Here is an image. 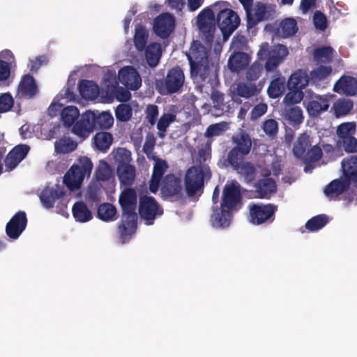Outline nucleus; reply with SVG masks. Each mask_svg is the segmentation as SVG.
Masks as SVG:
<instances>
[{
    "label": "nucleus",
    "mask_w": 357,
    "mask_h": 357,
    "mask_svg": "<svg viewBox=\"0 0 357 357\" xmlns=\"http://www.w3.org/2000/svg\"><path fill=\"white\" fill-rule=\"evenodd\" d=\"M186 55L190 76L199 84L200 91L211 96L215 107L223 105L224 94L216 90L219 84V59L211 56V50L197 40L192 43L190 52Z\"/></svg>",
    "instance_id": "f257e3e1"
},
{
    "label": "nucleus",
    "mask_w": 357,
    "mask_h": 357,
    "mask_svg": "<svg viewBox=\"0 0 357 357\" xmlns=\"http://www.w3.org/2000/svg\"><path fill=\"white\" fill-rule=\"evenodd\" d=\"M229 3L219 1L211 7L203 9L197 17V23L201 33V37L210 47L214 40L216 29L215 17L213 10L218 12L217 24L220 29L225 40L238 28L241 20L236 12L228 8Z\"/></svg>",
    "instance_id": "f03ea898"
},
{
    "label": "nucleus",
    "mask_w": 357,
    "mask_h": 357,
    "mask_svg": "<svg viewBox=\"0 0 357 357\" xmlns=\"http://www.w3.org/2000/svg\"><path fill=\"white\" fill-rule=\"evenodd\" d=\"M241 188L237 182L227 183L223 188L220 208L216 207L211 215V222L216 227H227L233 213L242 207Z\"/></svg>",
    "instance_id": "7ed1b4c3"
},
{
    "label": "nucleus",
    "mask_w": 357,
    "mask_h": 357,
    "mask_svg": "<svg viewBox=\"0 0 357 357\" xmlns=\"http://www.w3.org/2000/svg\"><path fill=\"white\" fill-rule=\"evenodd\" d=\"M289 54L285 45L278 44L269 46L268 43H264L257 52L259 60H266L264 66L258 61H255L247 70L246 79L250 82L257 80L262 74L264 68L267 72L274 71Z\"/></svg>",
    "instance_id": "20e7f679"
},
{
    "label": "nucleus",
    "mask_w": 357,
    "mask_h": 357,
    "mask_svg": "<svg viewBox=\"0 0 357 357\" xmlns=\"http://www.w3.org/2000/svg\"><path fill=\"white\" fill-rule=\"evenodd\" d=\"M212 173L206 164H197L190 167L185 172L184 185L186 194L191 197L202 193L205 180H209Z\"/></svg>",
    "instance_id": "39448f33"
},
{
    "label": "nucleus",
    "mask_w": 357,
    "mask_h": 357,
    "mask_svg": "<svg viewBox=\"0 0 357 357\" xmlns=\"http://www.w3.org/2000/svg\"><path fill=\"white\" fill-rule=\"evenodd\" d=\"M93 167L90 158L79 157L65 174L63 183L71 191L79 189L84 178L90 176Z\"/></svg>",
    "instance_id": "423d86ee"
},
{
    "label": "nucleus",
    "mask_w": 357,
    "mask_h": 357,
    "mask_svg": "<svg viewBox=\"0 0 357 357\" xmlns=\"http://www.w3.org/2000/svg\"><path fill=\"white\" fill-rule=\"evenodd\" d=\"M185 81L183 70L176 66L170 68L163 79L156 81L155 88L162 96H172L183 91Z\"/></svg>",
    "instance_id": "0eeeda50"
},
{
    "label": "nucleus",
    "mask_w": 357,
    "mask_h": 357,
    "mask_svg": "<svg viewBox=\"0 0 357 357\" xmlns=\"http://www.w3.org/2000/svg\"><path fill=\"white\" fill-rule=\"evenodd\" d=\"M118 162L116 172L121 183L125 186L133 184L135 178L136 169L129 162L131 160V153L126 149H119L115 155Z\"/></svg>",
    "instance_id": "6e6552de"
},
{
    "label": "nucleus",
    "mask_w": 357,
    "mask_h": 357,
    "mask_svg": "<svg viewBox=\"0 0 357 357\" xmlns=\"http://www.w3.org/2000/svg\"><path fill=\"white\" fill-rule=\"evenodd\" d=\"M249 221L255 225L272 222L275 220V214L278 206L273 204H252L249 205Z\"/></svg>",
    "instance_id": "1a4fd4ad"
},
{
    "label": "nucleus",
    "mask_w": 357,
    "mask_h": 357,
    "mask_svg": "<svg viewBox=\"0 0 357 357\" xmlns=\"http://www.w3.org/2000/svg\"><path fill=\"white\" fill-rule=\"evenodd\" d=\"M139 214L147 225H151L157 218L163 214V208L154 197L144 195L139 198Z\"/></svg>",
    "instance_id": "9d476101"
},
{
    "label": "nucleus",
    "mask_w": 357,
    "mask_h": 357,
    "mask_svg": "<svg viewBox=\"0 0 357 357\" xmlns=\"http://www.w3.org/2000/svg\"><path fill=\"white\" fill-rule=\"evenodd\" d=\"M160 193L165 199L179 198L182 195V181L174 174L165 176L160 182Z\"/></svg>",
    "instance_id": "9b49d317"
},
{
    "label": "nucleus",
    "mask_w": 357,
    "mask_h": 357,
    "mask_svg": "<svg viewBox=\"0 0 357 357\" xmlns=\"http://www.w3.org/2000/svg\"><path fill=\"white\" fill-rule=\"evenodd\" d=\"M119 203L122 211V215L137 216L136 213L137 196L136 190L127 188L119 195Z\"/></svg>",
    "instance_id": "f8f14e48"
},
{
    "label": "nucleus",
    "mask_w": 357,
    "mask_h": 357,
    "mask_svg": "<svg viewBox=\"0 0 357 357\" xmlns=\"http://www.w3.org/2000/svg\"><path fill=\"white\" fill-rule=\"evenodd\" d=\"M27 225L26 213L17 212L6 225V234L11 239H17L25 230Z\"/></svg>",
    "instance_id": "ddd939ff"
},
{
    "label": "nucleus",
    "mask_w": 357,
    "mask_h": 357,
    "mask_svg": "<svg viewBox=\"0 0 357 357\" xmlns=\"http://www.w3.org/2000/svg\"><path fill=\"white\" fill-rule=\"evenodd\" d=\"M175 27V19L168 13L158 15L153 22V31L161 38H168Z\"/></svg>",
    "instance_id": "4468645a"
},
{
    "label": "nucleus",
    "mask_w": 357,
    "mask_h": 357,
    "mask_svg": "<svg viewBox=\"0 0 357 357\" xmlns=\"http://www.w3.org/2000/svg\"><path fill=\"white\" fill-rule=\"evenodd\" d=\"M119 79L128 90L136 91L142 85L138 72L131 66H124L119 70Z\"/></svg>",
    "instance_id": "2eb2a0df"
},
{
    "label": "nucleus",
    "mask_w": 357,
    "mask_h": 357,
    "mask_svg": "<svg viewBox=\"0 0 357 357\" xmlns=\"http://www.w3.org/2000/svg\"><path fill=\"white\" fill-rule=\"evenodd\" d=\"M30 146L26 144H18L13 147L4 159L6 171L10 172L22 161L27 155Z\"/></svg>",
    "instance_id": "dca6fc26"
},
{
    "label": "nucleus",
    "mask_w": 357,
    "mask_h": 357,
    "mask_svg": "<svg viewBox=\"0 0 357 357\" xmlns=\"http://www.w3.org/2000/svg\"><path fill=\"white\" fill-rule=\"evenodd\" d=\"M38 92V86L33 77L29 74L23 75L17 87V97L31 99L37 95Z\"/></svg>",
    "instance_id": "f3484780"
},
{
    "label": "nucleus",
    "mask_w": 357,
    "mask_h": 357,
    "mask_svg": "<svg viewBox=\"0 0 357 357\" xmlns=\"http://www.w3.org/2000/svg\"><path fill=\"white\" fill-rule=\"evenodd\" d=\"M137 227V216L122 215V219L118 226V233L122 243L129 241L136 231Z\"/></svg>",
    "instance_id": "a211bd4d"
},
{
    "label": "nucleus",
    "mask_w": 357,
    "mask_h": 357,
    "mask_svg": "<svg viewBox=\"0 0 357 357\" xmlns=\"http://www.w3.org/2000/svg\"><path fill=\"white\" fill-rule=\"evenodd\" d=\"M65 195V192L59 185L54 187H45L40 195V199L46 208H52L56 200H59Z\"/></svg>",
    "instance_id": "6ab92c4d"
},
{
    "label": "nucleus",
    "mask_w": 357,
    "mask_h": 357,
    "mask_svg": "<svg viewBox=\"0 0 357 357\" xmlns=\"http://www.w3.org/2000/svg\"><path fill=\"white\" fill-rule=\"evenodd\" d=\"M333 91L346 96H355L357 94V79L351 76L343 75L334 84Z\"/></svg>",
    "instance_id": "aec40b11"
},
{
    "label": "nucleus",
    "mask_w": 357,
    "mask_h": 357,
    "mask_svg": "<svg viewBox=\"0 0 357 357\" xmlns=\"http://www.w3.org/2000/svg\"><path fill=\"white\" fill-rule=\"evenodd\" d=\"M93 116L89 114L88 111L85 112L79 121H77L73 128V132L79 137L84 139L94 130L92 120Z\"/></svg>",
    "instance_id": "412c9836"
},
{
    "label": "nucleus",
    "mask_w": 357,
    "mask_h": 357,
    "mask_svg": "<svg viewBox=\"0 0 357 357\" xmlns=\"http://www.w3.org/2000/svg\"><path fill=\"white\" fill-rule=\"evenodd\" d=\"M168 168V164L165 160L156 159L149 183V190L151 192L155 193L158 192L162 176Z\"/></svg>",
    "instance_id": "4be33fe9"
},
{
    "label": "nucleus",
    "mask_w": 357,
    "mask_h": 357,
    "mask_svg": "<svg viewBox=\"0 0 357 357\" xmlns=\"http://www.w3.org/2000/svg\"><path fill=\"white\" fill-rule=\"evenodd\" d=\"M256 197L260 199H268L276 192L277 185L274 179L264 178L257 181L255 185Z\"/></svg>",
    "instance_id": "5701e85b"
},
{
    "label": "nucleus",
    "mask_w": 357,
    "mask_h": 357,
    "mask_svg": "<svg viewBox=\"0 0 357 357\" xmlns=\"http://www.w3.org/2000/svg\"><path fill=\"white\" fill-rule=\"evenodd\" d=\"M89 114L93 116L92 124L94 130H108L114 124V118L109 112H93L88 110Z\"/></svg>",
    "instance_id": "b1692460"
},
{
    "label": "nucleus",
    "mask_w": 357,
    "mask_h": 357,
    "mask_svg": "<svg viewBox=\"0 0 357 357\" xmlns=\"http://www.w3.org/2000/svg\"><path fill=\"white\" fill-rule=\"evenodd\" d=\"M344 178L350 183L357 182V155L344 158L341 162Z\"/></svg>",
    "instance_id": "393cba45"
},
{
    "label": "nucleus",
    "mask_w": 357,
    "mask_h": 357,
    "mask_svg": "<svg viewBox=\"0 0 357 357\" xmlns=\"http://www.w3.org/2000/svg\"><path fill=\"white\" fill-rule=\"evenodd\" d=\"M350 184L344 178L343 179H335L325 187L324 193L329 199H335L347 190Z\"/></svg>",
    "instance_id": "a878e982"
},
{
    "label": "nucleus",
    "mask_w": 357,
    "mask_h": 357,
    "mask_svg": "<svg viewBox=\"0 0 357 357\" xmlns=\"http://www.w3.org/2000/svg\"><path fill=\"white\" fill-rule=\"evenodd\" d=\"M78 89L81 96L86 100H95L100 93L98 85L91 80L82 79Z\"/></svg>",
    "instance_id": "bb28decb"
},
{
    "label": "nucleus",
    "mask_w": 357,
    "mask_h": 357,
    "mask_svg": "<svg viewBox=\"0 0 357 357\" xmlns=\"http://www.w3.org/2000/svg\"><path fill=\"white\" fill-rule=\"evenodd\" d=\"M329 107V99L326 96H317L310 100L307 106V110L312 116H318Z\"/></svg>",
    "instance_id": "cd10ccee"
},
{
    "label": "nucleus",
    "mask_w": 357,
    "mask_h": 357,
    "mask_svg": "<svg viewBox=\"0 0 357 357\" xmlns=\"http://www.w3.org/2000/svg\"><path fill=\"white\" fill-rule=\"evenodd\" d=\"M250 59L247 53L242 52H234L229 59L228 67L232 72L238 73L248 66Z\"/></svg>",
    "instance_id": "c85d7f7f"
},
{
    "label": "nucleus",
    "mask_w": 357,
    "mask_h": 357,
    "mask_svg": "<svg viewBox=\"0 0 357 357\" xmlns=\"http://www.w3.org/2000/svg\"><path fill=\"white\" fill-rule=\"evenodd\" d=\"M232 142L235 146L232 149L241 152L242 154L248 155L252 148V139L250 136L245 132H241L233 136Z\"/></svg>",
    "instance_id": "c756f323"
},
{
    "label": "nucleus",
    "mask_w": 357,
    "mask_h": 357,
    "mask_svg": "<svg viewBox=\"0 0 357 357\" xmlns=\"http://www.w3.org/2000/svg\"><path fill=\"white\" fill-rule=\"evenodd\" d=\"M310 82L307 74L301 70L294 73L287 82V87L289 90H303Z\"/></svg>",
    "instance_id": "7c9ffc66"
},
{
    "label": "nucleus",
    "mask_w": 357,
    "mask_h": 357,
    "mask_svg": "<svg viewBox=\"0 0 357 357\" xmlns=\"http://www.w3.org/2000/svg\"><path fill=\"white\" fill-rule=\"evenodd\" d=\"M95 148L102 152L106 153L110 148L114 138L113 135L108 132H98L93 137Z\"/></svg>",
    "instance_id": "2f4dec72"
},
{
    "label": "nucleus",
    "mask_w": 357,
    "mask_h": 357,
    "mask_svg": "<svg viewBox=\"0 0 357 357\" xmlns=\"http://www.w3.org/2000/svg\"><path fill=\"white\" fill-rule=\"evenodd\" d=\"M310 146V137L307 133L303 132L298 135L294 144L292 151L296 158L302 159Z\"/></svg>",
    "instance_id": "473e14b6"
},
{
    "label": "nucleus",
    "mask_w": 357,
    "mask_h": 357,
    "mask_svg": "<svg viewBox=\"0 0 357 357\" xmlns=\"http://www.w3.org/2000/svg\"><path fill=\"white\" fill-rule=\"evenodd\" d=\"M72 213L76 221L79 222H86L91 220L93 218L91 211L88 208L84 202H75L72 208Z\"/></svg>",
    "instance_id": "72a5a7b5"
},
{
    "label": "nucleus",
    "mask_w": 357,
    "mask_h": 357,
    "mask_svg": "<svg viewBox=\"0 0 357 357\" xmlns=\"http://www.w3.org/2000/svg\"><path fill=\"white\" fill-rule=\"evenodd\" d=\"M282 116L284 119L294 127L299 126L303 121V111L298 106H291L285 109Z\"/></svg>",
    "instance_id": "f704fd0d"
},
{
    "label": "nucleus",
    "mask_w": 357,
    "mask_h": 357,
    "mask_svg": "<svg viewBox=\"0 0 357 357\" xmlns=\"http://www.w3.org/2000/svg\"><path fill=\"white\" fill-rule=\"evenodd\" d=\"M145 50V57L148 65L151 67H155L161 55V45L158 43L149 44Z\"/></svg>",
    "instance_id": "c9c22d12"
},
{
    "label": "nucleus",
    "mask_w": 357,
    "mask_h": 357,
    "mask_svg": "<svg viewBox=\"0 0 357 357\" xmlns=\"http://www.w3.org/2000/svg\"><path fill=\"white\" fill-rule=\"evenodd\" d=\"M287 86V82L284 77L280 76L273 79L268 89L267 93L271 98H277L282 96Z\"/></svg>",
    "instance_id": "e433bc0d"
},
{
    "label": "nucleus",
    "mask_w": 357,
    "mask_h": 357,
    "mask_svg": "<svg viewBox=\"0 0 357 357\" xmlns=\"http://www.w3.org/2000/svg\"><path fill=\"white\" fill-rule=\"evenodd\" d=\"M247 155L242 154L241 152L236 151L235 149H231L227 153V158L222 161V167L227 168L231 167L232 169L238 168L239 165L245 162V158Z\"/></svg>",
    "instance_id": "4c0bfd02"
},
{
    "label": "nucleus",
    "mask_w": 357,
    "mask_h": 357,
    "mask_svg": "<svg viewBox=\"0 0 357 357\" xmlns=\"http://www.w3.org/2000/svg\"><path fill=\"white\" fill-rule=\"evenodd\" d=\"M233 170L243 177L246 183H250L255 179L257 169L251 162L245 161L239 165L238 168H235Z\"/></svg>",
    "instance_id": "58836bf2"
},
{
    "label": "nucleus",
    "mask_w": 357,
    "mask_h": 357,
    "mask_svg": "<svg viewBox=\"0 0 357 357\" xmlns=\"http://www.w3.org/2000/svg\"><path fill=\"white\" fill-rule=\"evenodd\" d=\"M77 142L69 137H62L54 144L56 152L61 154L71 153L77 149Z\"/></svg>",
    "instance_id": "ea45409f"
},
{
    "label": "nucleus",
    "mask_w": 357,
    "mask_h": 357,
    "mask_svg": "<svg viewBox=\"0 0 357 357\" xmlns=\"http://www.w3.org/2000/svg\"><path fill=\"white\" fill-rule=\"evenodd\" d=\"M102 194V187L100 184L91 183L86 190L85 199L91 205L100 202Z\"/></svg>",
    "instance_id": "a19ab883"
},
{
    "label": "nucleus",
    "mask_w": 357,
    "mask_h": 357,
    "mask_svg": "<svg viewBox=\"0 0 357 357\" xmlns=\"http://www.w3.org/2000/svg\"><path fill=\"white\" fill-rule=\"evenodd\" d=\"M98 217L103 221H112L116 219V208L109 203L100 204L97 211Z\"/></svg>",
    "instance_id": "79ce46f5"
},
{
    "label": "nucleus",
    "mask_w": 357,
    "mask_h": 357,
    "mask_svg": "<svg viewBox=\"0 0 357 357\" xmlns=\"http://www.w3.org/2000/svg\"><path fill=\"white\" fill-rule=\"evenodd\" d=\"M298 29L297 22L294 18H285L280 23L279 32L284 38L294 35Z\"/></svg>",
    "instance_id": "37998d69"
},
{
    "label": "nucleus",
    "mask_w": 357,
    "mask_h": 357,
    "mask_svg": "<svg viewBox=\"0 0 357 357\" xmlns=\"http://www.w3.org/2000/svg\"><path fill=\"white\" fill-rule=\"evenodd\" d=\"M79 115V110L75 106H67L63 109L61 116L63 125L70 127L74 124Z\"/></svg>",
    "instance_id": "c03bdc74"
},
{
    "label": "nucleus",
    "mask_w": 357,
    "mask_h": 357,
    "mask_svg": "<svg viewBox=\"0 0 357 357\" xmlns=\"http://www.w3.org/2000/svg\"><path fill=\"white\" fill-rule=\"evenodd\" d=\"M332 73L331 66H319L310 73V82L312 84H319L324 80Z\"/></svg>",
    "instance_id": "a18cd8bd"
},
{
    "label": "nucleus",
    "mask_w": 357,
    "mask_h": 357,
    "mask_svg": "<svg viewBox=\"0 0 357 357\" xmlns=\"http://www.w3.org/2000/svg\"><path fill=\"white\" fill-rule=\"evenodd\" d=\"M176 120V115L172 113H164L158 119L157 128L158 135L160 138H164L165 132L169 125Z\"/></svg>",
    "instance_id": "49530a36"
},
{
    "label": "nucleus",
    "mask_w": 357,
    "mask_h": 357,
    "mask_svg": "<svg viewBox=\"0 0 357 357\" xmlns=\"http://www.w3.org/2000/svg\"><path fill=\"white\" fill-rule=\"evenodd\" d=\"M328 222V218L325 214L315 215L305 223V228L310 231H317L322 229Z\"/></svg>",
    "instance_id": "de8ad7c7"
},
{
    "label": "nucleus",
    "mask_w": 357,
    "mask_h": 357,
    "mask_svg": "<svg viewBox=\"0 0 357 357\" xmlns=\"http://www.w3.org/2000/svg\"><path fill=\"white\" fill-rule=\"evenodd\" d=\"M333 49L331 46H322L314 50L313 57L317 63L331 61Z\"/></svg>",
    "instance_id": "09e8293b"
},
{
    "label": "nucleus",
    "mask_w": 357,
    "mask_h": 357,
    "mask_svg": "<svg viewBox=\"0 0 357 357\" xmlns=\"http://www.w3.org/2000/svg\"><path fill=\"white\" fill-rule=\"evenodd\" d=\"M149 33L144 26H139L135 29L133 38L134 44L138 51H143L147 43Z\"/></svg>",
    "instance_id": "8fccbe9b"
},
{
    "label": "nucleus",
    "mask_w": 357,
    "mask_h": 357,
    "mask_svg": "<svg viewBox=\"0 0 357 357\" xmlns=\"http://www.w3.org/2000/svg\"><path fill=\"white\" fill-rule=\"evenodd\" d=\"M257 91L255 84L239 82L236 86V93L238 96L248 98L255 95Z\"/></svg>",
    "instance_id": "3c124183"
},
{
    "label": "nucleus",
    "mask_w": 357,
    "mask_h": 357,
    "mask_svg": "<svg viewBox=\"0 0 357 357\" xmlns=\"http://www.w3.org/2000/svg\"><path fill=\"white\" fill-rule=\"evenodd\" d=\"M115 116L117 121L127 122L132 118V109L128 104H120L115 109Z\"/></svg>",
    "instance_id": "603ef678"
},
{
    "label": "nucleus",
    "mask_w": 357,
    "mask_h": 357,
    "mask_svg": "<svg viewBox=\"0 0 357 357\" xmlns=\"http://www.w3.org/2000/svg\"><path fill=\"white\" fill-rule=\"evenodd\" d=\"M246 13L247 29H250L263 20L264 11H256L252 13V7L244 8Z\"/></svg>",
    "instance_id": "864d4df0"
},
{
    "label": "nucleus",
    "mask_w": 357,
    "mask_h": 357,
    "mask_svg": "<svg viewBox=\"0 0 357 357\" xmlns=\"http://www.w3.org/2000/svg\"><path fill=\"white\" fill-rule=\"evenodd\" d=\"M323 153L321 149L319 146H313L308 149L302 160L304 163L315 162L319 161L322 157Z\"/></svg>",
    "instance_id": "5fc2aeb1"
},
{
    "label": "nucleus",
    "mask_w": 357,
    "mask_h": 357,
    "mask_svg": "<svg viewBox=\"0 0 357 357\" xmlns=\"http://www.w3.org/2000/svg\"><path fill=\"white\" fill-rule=\"evenodd\" d=\"M356 130V124L352 122L341 123L337 129V134L342 140L353 136Z\"/></svg>",
    "instance_id": "6e6d98bb"
},
{
    "label": "nucleus",
    "mask_w": 357,
    "mask_h": 357,
    "mask_svg": "<svg viewBox=\"0 0 357 357\" xmlns=\"http://www.w3.org/2000/svg\"><path fill=\"white\" fill-rule=\"evenodd\" d=\"M335 114L337 116L347 115L353 108V103L349 100H340L333 105Z\"/></svg>",
    "instance_id": "4d7b16f0"
},
{
    "label": "nucleus",
    "mask_w": 357,
    "mask_h": 357,
    "mask_svg": "<svg viewBox=\"0 0 357 357\" xmlns=\"http://www.w3.org/2000/svg\"><path fill=\"white\" fill-rule=\"evenodd\" d=\"M96 177L98 181H109L112 177V171L109 165L104 162L96 170Z\"/></svg>",
    "instance_id": "13d9d810"
},
{
    "label": "nucleus",
    "mask_w": 357,
    "mask_h": 357,
    "mask_svg": "<svg viewBox=\"0 0 357 357\" xmlns=\"http://www.w3.org/2000/svg\"><path fill=\"white\" fill-rule=\"evenodd\" d=\"M10 75V65L8 61L0 59V86H8Z\"/></svg>",
    "instance_id": "bf43d9fd"
},
{
    "label": "nucleus",
    "mask_w": 357,
    "mask_h": 357,
    "mask_svg": "<svg viewBox=\"0 0 357 357\" xmlns=\"http://www.w3.org/2000/svg\"><path fill=\"white\" fill-rule=\"evenodd\" d=\"M303 92L301 90L292 89L285 95L283 101L287 105L299 103L303 98Z\"/></svg>",
    "instance_id": "052dcab7"
},
{
    "label": "nucleus",
    "mask_w": 357,
    "mask_h": 357,
    "mask_svg": "<svg viewBox=\"0 0 357 357\" xmlns=\"http://www.w3.org/2000/svg\"><path fill=\"white\" fill-rule=\"evenodd\" d=\"M262 129L266 135L273 138L278 132V123L275 119H267L263 123Z\"/></svg>",
    "instance_id": "680f3d73"
},
{
    "label": "nucleus",
    "mask_w": 357,
    "mask_h": 357,
    "mask_svg": "<svg viewBox=\"0 0 357 357\" xmlns=\"http://www.w3.org/2000/svg\"><path fill=\"white\" fill-rule=\"evenodd\" d=\"M13 104V98L9 93L0 95V113H5L10 111Z\"/></svg>",
    "instance_id": "e2e57ef3"
},
{
    "label": "nucleus",
    "mask_w": 357,
    "mask_h": 357,
    "mask_svg": "<svg viewBox=\"0 0 357 357\" xmlns=\"http://www.w3.org/2000/svg\"><path fill=\"white\" fill-rule=\"evenodd\" d=\"M146 119L150 125L153 126L156 123L159 110L158 107L154 104H149L146 106Z\"/></svg>",
    "instance_id": "0e129e2a"
},
{
    "label": "nucleus",
    "mask_w": 357,
    "mask_h": 357,
    "mask_svg": "<svg viewBox=\"0 0 357 357\" xmlns=\"http://www.w3.org/2000/svg\"><path fill=\"white\" fill-rule=\"evenodd\" d=\"M313 22L315 28L320 31H324L327 28V18L321 11L317 10L313 15Z\"/></svg>",
    "instance_id": "69168bd1"
},
{
    "label": "nucleus",
    "mask_w": 357,
    "mask_h": 357,
    "mask_svg": "<svg viewBox=\"0 0 357 357\" xmlns=\"http://www.w3.org/2000/svg\"><path fill=\"white\" fill-rule=\"evenodd\" d=\"M341 142L345 152L349 153H357V139L355 137H346Z\"/></svg>",
    "instance_id": "338daca9"
},
{
    "label": "nucleus",
    "mask_w": 357,
    "mask_h": 357,
    "mask_svg": "<svg viewBox=\"0 0 357 357\" xmlns=\"http://www.w3.org/2000/svg\"><path fill=\"white\" fill-rule=\"evenodd\" d=\"M267 108L268 107L266 103L261 102L257 104L250 112V119L252 120H257L266 112Z\"/></svg>",
    "instance_id": "774afa93"
}]
</instances>
